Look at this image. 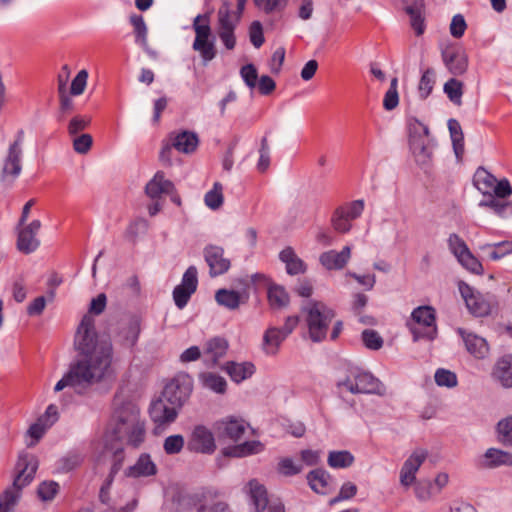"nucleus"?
<instances>
[{"label": "nucleus", "mask_w": 512, "mask_h": 512, "mask_svg": "<svg viewBox=\"0 0 512 512\" xmlns=\"http://www.w3.org/2000/svg\"><path fill=\"white\" fill-rule=\"evenodd\" d=\"M75 359L67 372L56 383L55 392L66 387L77 394H84L93 385L111 377L114 373L113 345L108 337L95 329V320L90 314L83 316L74 336Z\"/></svg>", "instance_id": "obj_1"}, {"label": "nucleus", "mask_w": 512, "mask_h": 512, "mask_svg": "<svg viewBox=\"0 0 512 512\" xmlns=\"http://www.w3.org/2000/svg\"><path fill=\"white\" fill-rule=\"evenodd\" d=\"M114 427L112 434L116 443H106V446H122L125 441L128 445L137 448L145 439L144 422L140 419L139 408L127 402L116 409L114 413Z\"/></svg>", "instance_id": "obj_2"}, {"label": "nucleus", "mask_w": 512, "mask_h": 512, "mask_svg": "<svg viewBox=\"0 0 512 512\" xmlns=\"http://www.w3.org/2000/svg\"><path fill=\"white\" fill-rule=\"evenodd\" d=\"M37 467V461L33 456L22 455L19 457L16 464L17 474L14 478L13 486L6 489L0 496V512H11V509L18 501L22 488L33 480Z\"/></svg>", "instance_id": "obj_3"}, {"label": "nucleus", "mask_w": 512, "mask_h": 512, "mask_svg": "<svg viewBox=\"0 0 512 512\" xmlns=\"http://www.w3.org/2000/svg\"><path fill=\"white\" fill-rule=\"evenodd\" d=\"M308 327L309 338L313 342L323 341L335 312L321 301H310L302 307Z\"/></svg>", "instance_id": "obj_4"}, {"label": "nucleus", "mask_w": 512, "mask_h": 512, "mask_svg": "<svg viewBox=\"0 0 512 512\" xmlns=\"http://www.w3.org/2000/svg\"><path fill=\"white\" fill-rule=\"evenodd\" d=\"M407 326L415 341L421 338L433 340L437 333L434 309L430 306L417 307L413 310Z\"/></svg>", "instance_id": "obj_5"}, {"label": "nucleus", "mask_w": 512, "mask_h": 512, "mask_svg": "<svg viewBox=\"0 0 512 512\" xmlns=\"http://www.w3.org/2000/svg\"><path fill=\"white\" fill-rule=\"evenodd\" d=\"M195 39L193 49L198 51L205 62L211 61L216 56V48L211 37L210 13L199 14L193 21Z\"/></svg>", "instance_id": "obj_6"}, {"label": "nucleus", "mask_w": 512, "mask_h": 512, "mask_svg": "<svg viewBox=\"0 0 512 512\" xmlns=\"http://www.w3.org/2000/svg\"><path fill=\"white\" fill-rule=\"evenodd\" d=\"M410 149L419 165L429 163L432 156L429 128L418 121L410 124Z\"/></svg>", "instance_id": "obj_7"}, {"label": "nucleus", "mask_w": 512, "mask_h": 512, "mask_svg": "<svg viewBox=\"0 0 512 512\" xmlns=\"http://www.w3.org/2000/svg\"><path fill=\"white\" fill-rule=\"evenodd\" d=\"M473 184L484 196L494 194L499 198H507L512 194V187L507 179L497 181L496 177L485 168H477Z\"/></svg>", "instance_id": "obj_8"}, {"label": "nucleus", "mask_w": 512, "mask_h": 512, "mask_svg": "<svg viewBox=\"0 0 512 512\" xmlns=\"http://www.w3.org/2000/svg\"><path fill=\"white\" fill-rule=\"evenodd\" d=\"M192 388V378L186 373H179L165 385L161 396L180 409L189 398Z\"/></svg>", "instance_id": "obj_9"}, {"label": "nucleus", "mask_w": 512, "mask_h": 512, "mask_svg": "<svg viewBox=\"0 0 512 512\" xmlns=\"http://www.w3.org/2000/svg\"><path fill=\"white\" fill-rule=\"evenodd\" d=\"M353 394H379L385 391L384 385L369 372H357L339 383Z\"/></svg>", "instance_id": "obj_10"}, {"label": "nucleus", "mask_w": 512, "mask_h": 512, "mask_svg": "<svg viewBox=\"0 0 512 512\" xmlns=\"http://www.w3.org/2000/svg\"><path fill=\"white\" fill-rule=\"evenodd\" d=\"M198 272L195 266H190L184 272L182 281L173 290V299L179 309H183L198 286Z\"/></svg>", "instance_id": "obj_11"}, {"label": "nucleus", "mask_w": 512, "mask_h": 512, "mask_svg": "<svg viewBox=\"0 0 512 512\" xmlns=\"http://www.w3.org/2000/svg\"><path fill=\"white\" fill-rule=\"evenodd\" d=\"M448 245L450 251L467 270L476 274L482 272L481 263L472 255L466 243L457 234L449 236Z\"/></svg>", "instance_id": "obj_12"}, {"label": "nucleus", "mask_w": 512, "mask_h": 512, "mask_svg": "<svg viewBox=\"0 0 512 512\" xmlns=\"http://www.w3.org/2000/svg\"><path fill=\"white\" fill-rule=\"evenodd\" d=\"M187 448L196 453L212 454L217 448L212 431L204 425L195 426L188 440Z\"/></svg>", "instance_id": "obj_13"}, {"label": "nucleus", "mask_w": 512, "mask_h": 512, "mask_svg": "<svg viewBox=\"0 0 512 512\" xmlns=\"http://www.w3.org/2000/svg\"><path fill=\"white\" fill-rule=\"evenodd\" d=\"M428 457V451L422 448L416 449L406 459L400 470V484L408 489L416 482V473Z\"/></svg>", "instance_id": "obj_14"}, {"label": "nucleus", "mask_w": 512, "mask_h": 512, "mask_svg": "<svg viewBox=\"0 0 512 512\" xmlns=\"http://www.w3.org/2000/svg\"><path fill=\"white\" fill-rule=\"evenodd\" d=\"M205 262L212 278L225 274L231 266L230 259L225 257L224 249L216 245H208L203 251Z\"/></svg>", "instance_id": "obj_15"}, {"label": "nucleus", "mask_w": 512, "mask_h": 512, "mask_svg": "<svg viewBox=\"0 0 512 512\" xmlns=\"http://www.w3.org/2000/svg\"><path fill=\"white\" fill-rule=\"evenodd\" d=\"M23 150L8 147L3 159L0 180L5 184H12L22 172Z\"/></svg>", "instance_id": "obj_16"}, {"label": "nucleus", "mask_w": 512, "mask_h": 512, "mask_svg": "<svg viewBox=\"0 0 512 512\" xmlns=\"http://www.w3.org/2000/svg\"><path fill=\"white\" fill-rule=\"evenodd\" d=\"M229 349V342L226 338L215 336L208 339L203 346V361L208 367H215L224 358Z\"/></svg>", "instance_id": "obj_17"}, {"label": "nucleus", "mask_w": 512, "mask_h": 512, "mask_svg": "<svg viewBox=\"0 0 512 512\" xmlns=\"http://www.w3.org/2000/svg\"><path fill=\"white\" fill-rule=\"evenodd\" d=\"M248 425L234 417H226L214 423V429L221 439L237 442L247 430Z\"/></svg>", "instance_id": "obj_18"}, {"label": "nucleus", "mask_w": 512, "mask_h": 512, "mask_svg": "<svg viewBox=\"0 0 512 512\" xmlns=\"http://www.w3.org/2000/svg\"><path fill=\"white\" fill-rule=\"evenodd\" d=\"M179 408L169 404V402L160 396L157 400L153 401L149 414L152 421L157 426H162L174 422L177 418Z\"/></svg>", "instance_id": "obj_19"}, {"label": "nucleus", "mask_w": 512, "mask_h": 512, "mask_svg": "<svg viewBox=\"0 0 512 512\" xmlns=\"http://www.w3.org/2000/svg\"><path fill=\"white\" fill-rule=\"evenodd\" d=\"M259 284L267 289V299L272 309L279 310L288 306L290 297L283 286L272 283L265 275L258 273Z\"/></svg>", "instance_id": "obj_20"}, {"label": "nucleus", "mask_w": 512, "mask_h": 512, "mask_svg": "<svg viewBox=\"0 0 512 512\" xmlns=\"http://www.w3.org/2000/svg\"><path fill=\"white\" fill-rule=\"evenodd\" d=\"M41 228L40 220H33L28 225H23L18 231L17 248L20 252L29 254L35 251L40 242L36 238V234Z\"/></svg>", "instance_id": "obj_21"}, {"label": "nucleus", "mask_w": 512, "mask_h": 512, "mask_svg": "<svg viewBox=\"0 0 512 512\" xmlns=\"http://www.w3.org/2000/svg\"><path fill=\"white\" fill-rule=\"evenodd\" d=\"M351 258V247L346 245L341 251L329 250L319 256L320 264L327 270L343 269Z\"/></svg>", "instance_id": "obj_22"}, {"label": "nucleus", "mask_w": 512, "mask_h": 512, "mask_svg": "<svg viewBox=\"0 0 512 512\" xmlns=\"http://www.w3.org/2000/svg\"><path fill=\"white\" fill-rule=\"evenodd\" d=\"M442 59L451 74L463 75L468 68V56L460 49H447L442 52Z\"/></svg>", "instance_id": "obj_23"}, {"label": "nucleus", "mask_w": 512, "mask_h": 512, "mask_svg": "<svg viewBox=\"0 0 512 512\" xmlns=\"http://www.w3.org/2000/svg\"><path fill=\"white\" fill-rule=\"evenodd\" d=\"M457 331L462 337L467 351L471 355L478 359H483L488 355L489 346L483 337H480L472 332H467L462 328H459Z\"/></svg>", "instance_id": "obj_24"}, {"label": "nucleus", "mask_w": 512, "mask_h": 512, "mask_svg": "<svg viewBox=\"0 0 512 512\" xmlns=\"http://www.w3.org/2000/svg\"><path fill=\"white\" fill-rule=\"evenodd\" d=\"M170 139L173 148L185 154L193 153L199 144L197 134L186 130L179 133H171Z\"/></svg>", "instance_id": "obj_25"}, {"label": "nucleus", "mask_w": 512, "mask_h": 512, "mask_svg": "<svg viewBox=\"0 0 512 512\" xmlns=\"http://www.w3.org/2000/svg\"><path fill=\"white\" fill-rule=\"evenodd\" d=\"M174 190V184L165 179L162 171H158L145 187L146 194L152 199L160 197L161 194H171Z\"/></svg>", "instance_id": "obj_26"}, {"label": "nucleus", "mask_w": 512, "mask_h": 512, "mask_svg": "<svg viewBox=\"0 0 512 512\" xmlns=\"http://www.w3.org/2000/svg\"><path fill=\"white\" fill-rule=\"evenodd\" d=\"M156 473L157 466L146 453L141 454L136 463L125 471L126 476L132 478L154 476Z\"/></svg>", "instance_id": "obj_27"}, {"label": "nucleus", "mask_w": 512, "mask_h": 512, "mask_svg": "<svg viewBox=\"0 0 512 512\" xmlns=\"http://www.w3.org/2000/svg\"><path fill=\"white\" fill-rule=\"evenodd\" d=\"M492 376L505 388L512 387V355H505L495 363Z\"/></svg>", "instance_id": "obj_28"}, {"label": "nucleus", "mask_w": 512, "mask_h": 512, "mask_svg": "<svg viewBox=\"0 0 512 512\" xmlns=\"http://www.w3.org/2000/svg\"><path fill=\"white\" fill-rule=\"evenodd\" d=\"M279 258L285 264L286 272L289 275L303 274L307 270V265L298 257L292 247L284 248L280 252Z\"/></svg>", "instance_id": "obj_29"}, {"label": "nucleus", "mask_w": 512, "mask_h": 512, "mask_svg": "<svg viewBox=\"0 0 512 512\" xmlns=\"http://www.w3.org/2000/svg\"><path fill=\"white\" fill-rule=\"evenodd\" d=\"M285 339L286 337H284L279 328H269L263 335L262 351L267 356L277 355L280 346Z\"/></svg>", "instance_id": "obj_30"}, {"label": "nucleus", "mask_w": 512, "mask_h": 512, "mask_svg": "<svg viewBox=\"0 0 512 512\" xmlns=\"http://www.w3.org/2000/svg\"><path fill=\"white\" fill-rule=\"evenodd\" d=\"M331 477L323 469H315L307 474V481L310 488L318 494H328L330 491Z\"/></svg>", "instance_id": "obj_31"}, {"label": "nucleus", "mask_w": 512, "mask_h": 512, "mask_svg": "<svg viewBox=\"0 0 512 512\" xmlns=\"http://www.w3.org/2000/svg\"><path fill=\"white\" fill-rule=\"evenodd\" d=\"M105 448L106 450L112 452V466L109 475L107 476L101 487L110 490L116 474L122 468L125 455L124 448L122 446L107 445L105 446Z\"/></svg>", "instance_id": "obj_32"}, {"label": "nucleus", "mask_w": 512, "mask_h": 512, "mask_svg": "<svg viewBox=\"0 0 512 512\" xmlns=\"http://www.w3.org/2000/svg\"><path fill=\"white\" fill-rule=\"evenodd\" d=\"M254 364L251 362H228L224 367V370L230 376V378L236 382L240 383L245 379L251 377L254 373Z\"/></svg>", "instance_id": "obj_33"}, {"label": "nucleus", "mask_w": 512, "mask_h": 512, "mask_svg": "<svg viewBox=\"0 0 512 512\" xmlns=\"http://www.w3.org/2000/svg\"><path fill=\"white\" fill-rule=\"evenodd\" d=\"M129 22L133 27L135 42L146 49L148 47V28L143 16L140 14H131Z\"/></svg>", "instance_id": "obj_34"}, {"label": "nucleus", "mask_w": 512, "mask_h": 512, "mask_svg": "<svg viewBox=\"0 0 512 512\" xmlns=\"http://www.w3.org/2000/svg\"><path fill=\"white\" fill-rule=\"evenodd\" d=\"M488 198L479 202L480 207L491 208L497 215L504 217L512 214V203L505 201V198H499L494 194L486 195Z\"/></svg>", "instance_id": "obj_35"}, {"label": "nucleus", "mask_w": 512, "mask_h": 512, "mask_svg": "<svg viewBox=\"0 0 512 512\" xmlns=\"http://www.w3.org/2000/svg\"><path fill=\"white\" fill-rule=\"evenodd\" d=\"M484 457L489 468L512 465V454L503 450L489 448Z\"/></svg>", "instance_id": "obj_36"}, {"label": "nucleus", "mask_w": 512, "mask_h": 512, "mask_svg": "<svg viewBox=\"0 0 512 512\" xmlns=\"http://www.w3.org/2000/svg\"><path fill=\"white\" fill-rule=\"evenodd\" d=\"M268 509V512H285L283 502L278 499H270L264 486L258 485V509Z\"/></svg>", "instance_id": "obj_37"}, {"label": "nucleus", "mask_w": 512, "mask_h": 512, "mask_svg": "<svg viewBox=\"0 0 512 512\" xmlns=\"http://www.w3.org/2000/svg\"><path fill=\"white\" fill-rule=\"evenodd\" d=\"M448 128L453 143L454 152L460 158L464 152V135L460 123L455 119L448 121Z\"/></svg>", "instance_id": "obj_38"}, {"label": "nucleus", "mask_w": 512, "mask_h": 512, "mask_svg": "<svg viewBox=\"0 0 512 512\" xmlns=\"http://www.w3.org/2000/svg\"><path fill=\"white\" fill-rule=\"evenodd\" d=\"M256 448L255 441H247L239 445L229 446L222 450L223 458H241L253 454Z\"/></svg>", "instance_id": "obj_39"}, {"label": "nucleus", "mask_w": 512, "mask_h": 512, "mask_svg": "<svg viewBox=\"0 0 512 512\" xmlns=\"http://www.w3.org/2000/svg\"><path fill=\"white\" fill-rule=\"evenodd\" d=\"M487 251V255L492 260H500L504 256L512 253V241H503L495 244H487L481 247Z\"/></svg>", "instance_id": "obj_40"}, {"label": "nucleus", "mask_w": 512, "mask_h": 512, "mask_svg": "<svg viewBox=\"0 0 512 512\" xmlns=\"http://www.w3.org/2000/svg\"><path fill=\"white\" fill-rule=\"evenodd\" d=\"M215 300L221 306L236 309L240 304V295L233 290L219 289L215 294Z\"/></svg>", "instance_id": "obj_41"}, {"label": "nucleus", "mask_w": 512, "mask_h": 512, "mask_svg": "<svg viewBox=\"0 0 512 512\" xmlns=\"http://www.w3.org/2000/svg\"><path fill=\"white\" fill-rule=\"evenodd\" d=\"M149 229V222L144 218H137L130 222L126 231L125 237L132 243H136L140 235H144Z\"/></svg>", "instance_id": "obj_42"}, {"label": "nucleus", "mask_w": 512, "mask_h": 512, "mask_svg": "<svg viewBox=\"0 0 512 512\" xmlns=\"http://www.w3.org/2000/svg\"><path fill=\"white\" fill-rule=\"evenodd\" d=\"M201 379L206 388L219 394L226 392L227 382L222 376L208 372L203 373Z\"/></svg>", "instance_id": "obj_43"}, {"label": "nucleus", "mask_w": 512, "mask_h": 512, "mask_svg": "<svg viewBox=\"0 0 512 512\" xmlns=\"http://www.w3.org/2000/svg\"><path fill=\"white\" fill-rule=\"evenodd\" d=\"M327 462L332 468H347L353 464L354 457L348 451H331Z\"/></svg>", "instance_id": "obj_44"}, {"label": "nucleus", "mask_w": 512, "mask_h": 512, "mask_svg": "<svg viewBox=\"0 0 512 512\" xmlns=\"http://www.w3.org/2000/svg\"><path fill=\"white\" fill-rule=\"evenodd\" d=\"M140 331V320L138 318L131 319L127 327L123 330V344L132 348L138 341Z\"/></svg>", "instance_id": "obj_45"}, {"label": "nucleus", "mask_w": 512, "mask_h": 512, "mask_svg": "<svg viewBox=\"0 0 512 512\" xmlns=\"http://www.w3.org/2000/svg\"><path fill=\"white\" fill-rule=\"evenodd\" d=\"M277 472L285 477L297 475L302 472L303 465L294 461L292 458H281L277 464Z\"/></svg>", "instance_id": "obj_46"}, {"label": "nucleus", "mask_w": 512, "mask_h": 512, "mask_svg": "<svg viewBox=\"0 0 512 512\" xmlns=\"http://www.w3.org/2000/svg\"><path fill=\"white\" fill-rule=\"evenodd\" d=\"M447 97L456 105H461L463 95V83L455 78L448 80L443 87Z\"/></svg>", "instance_id": "obj_47"}, {"label": "nucleus", "mask_w": 512, "mask_h": 512, "mask_svg": "<svg viewBox=\"0 0 512 512\" xmlns=\"http://www.w3.org/2000/svg\"><path fill=\"white\" fill-rule=\"evenodd\" d=\"M83 455L78 452H70L58 461V470L68 473L82 464Z\"/></svg>", "instance_id": "obj_48"}, {"label": "nucleus", "mask_w": 512, "mask_h": 512, "mask_svg": "<svg viewBox=\"0 0 512 512\" xmlns=\"http://www.w3.org/2000/svg\"><path fill=\"white\" fill-rule=\"evenodd\" d=\"M231 3L224 0L218 9V27L217 29L235 28L233 16L231 13Z\"/></svg>", "instance_id": "obj_49"}, {"label": "nucleus", "mask_w": 512, "mask_h": 512, "mask_svg": "<svg viewBox=\"0 0 512 512\" xmlns=\"http://www.w3.org/2000/svg\"><path fill=\"white\" fill-rule=\"evenodd\" d=\"M406 13L410 16L411 26L415 30L416 34L418 36L422 35L425 29V25L421 6H408L406 8Z\"/></svg>", "instance_id": "obj_50"}, {"label": "nucleus", "mask_w": 512, "mask_h": 512, "mask_svg": "<svg viewBox=\"0 0 512 512\" xmlns=\"http://www.w3.org/2000/svg\"><path fill=\"white\" fill-rule=\"evenodd\" d=\"M435 84V72L432 68L425 70L421 76L418 85V91L422 99L427 98L433 90Z\"/></svg>", "instance_id": "obj_51"}, {"label": "nucleus", "mask_w": 512, "mask_h": 512, "mask_svg": "<svg viewBox=\"0 0 512 512\" xmlns=\"http://www.w3.org/2000/svg\"><path fill=\"white\" fill-rule=\"evenodd\" d=\"M331 225L333 229L341 234H346L352 229V224L344 216L343 209L336 208L331 217Z\"/></svg>", "instance_id": "obj_52"}, {"label": "nucleus", "mask_w": 512, "mask_h": 512, "mask_svg": "<svg viewBox=\"0 0 512 512\" xmlns=\"http://www.w3.org/2000/svg\"><path fill=\"white\" fill-rule=\"evenodd\" d=\"M223 187L219 182H215L213 188L205 194V204L215 210L223 204Z\"/></svg>", "instance_id": "obj_53"}, {"label": "nucleus", "mask_w": 512, "mask_h": 512, "mask_svg": "<svg viewBox=\"0 0 512 512\" xmlns=\"http://www.w3.org/2000/svg\"><path fill=\"white\" fill-rule=\"evenodd\" d=\"M498 439L507 446H512V417H506L498 422Z\"/></svg>", "instance_id": "obj_54"}, {"label": "nucleus", "mask_w": 512, "mask_h": 512, "mask_svg": "<svg viewBox=\"0 0 512 512\" xmlns=\"http://www.w3.org/2000/svg\"><path fill=\"white\" fill-rule=\"evenodd\" d=\"M461 294L465 299L466 305L472 314L480 317L488 313L489 307L486 303L478 301V299L474 295L467 296L463 289H461Z\"/></svg>", "instance_id": "obj_55"}, {"label": "nucleus", "mask_w": 512, "mask_h": 512, "mask_svg": "<svg viewBox=\"0 0 512 512\" xmlns=\"http://www.w3.org/2000/svg\"><path fill=\"white\" fill-rule=\"evenodd\" d=\"M185 441L184 437L180 434L168 436L163 443V449L166 454L174 455L182 451Z\"/></svg>", "instance_id": "obj_56"}, {"label": "nucleus", "mask_w": 512, "mask_h": 512, "mask_svg": "<svg viewBox=\"0 0 512 512\" xmlns=\"http://www.w3.org/2000/svg\"><path fill=\"white\" fill-rule=\"evenodd\" d=\"M338 208L343 209L344 216H346L348 221L352 224L354 220L361 216L364 210V202L363 200H355Z\"/></svg>", "instance_id": "obj_57"}, {"label": "nucleus", "mask_w": 512, "mask_h": 512, "mask_svg": "<svg viewBox=\"0 0 512 512\" xmlns=\"http://www.w3.org/2000/svg\"><path fill=\"white\" fill-rule=\"evenodd\" d=\"M59 491V484L55 481L42 482L37 490L38 496L42 501H51Z\"/></svg>", "instance_id": "obj_58"}, {"label": "nucleus", "mask_w": 512, "mask_h": 512, "mask_svg": "<svg viewBox=\"0 0 512 512\" xmlns=\"http://www.w3.org/2000/svg\"><path fill=\"white\" fill-rule=\"evenodd\" d=\"M398 80L393 78L387 92L385 93L383 106L386 110L390 111L397 107L399 103V97L397 92Z\"/></svg>", "instance_id": "obj_59"}, {"label": "nucleus", "mask_w": 512, "mask_h": 512, "mask_svg": "<svg viewBox=\"0 0 512 512\" xmlns=\"http://www.w3.org/2000/svg\"><path fill=\"white\" fill-rule=\"evenodd\" d=\"M287 3L288 0H258V9L266 14L280 13Z\"/></svg>", "instance_id": "obj_60"}, {"label": "nucleus", "mask_w": 512, "mask_h": 512, "mask_svg": "<svg viewBox=\"0 0 512 512\" xmlns=\"http://www.w3.org/2000/svg\"><path fill=\"white\" fill-rule=\"evenodd\" d=\"M91 123L89 116L76 115L68 124V133L71 136H76L78 133L84 131Z\"/></svg>", "instance_id": "obj_61"}, {"label": "nucleus", "mask_w": 512, "mask_h": 512, "mask_svg": "<svg viewBox=\"0 0 512 512\" xmlns=\"http://www.w3.org/2000/svg\"><path fill=\"white\" fill-rule=\"evenodd\" d=\"M364 345L371 350H378L383 346V339L378 332L366 329L362 332Z\"/></svg>", "instance_id": "obj_62"}, {"label": "nucleus", "mask_w": 512, "mask_h": 512, "mask_svg": "<svg viewBox=\"0 0 512 512\" xmlns=\"http://www.w3.org/2000/svg\"><path fill=\"white\" fill-rule=\"evenodd\" d=\"M434 378L435 382L439 386L451 388L457 385V377L455 373L446 369H438L435 373Z\"/></svg>", "instance_id": "obj_63"}, {"label": "nucleus", "mask_w": 512, "mask_h": 512, "mask_svg": "<svg viewBox=\"0 0 512 512\" xmlns=\"http://www.w3.org/2000/svg\"><path fill=\"white\" fill-rule=\"evenodd\" d=\"M87 79L88 72L85 69L80 70L75 76V78L72 80L70 94L73 96L81 95L86 88Z\"/></svg>", "instance_id": "obj_64"}]
</instances>
